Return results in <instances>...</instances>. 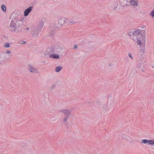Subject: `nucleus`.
<instances>
[{"mask_svg":"<svg viewBox=\"0 0 154 154\" xmlns=\"http://www.w3.org/2000/svg\"><path fill=\"white\" fill-rule=\"evenodd\" d=\"M10 20L11 23L9 25L11 31L13 32H19L22 30L21 26L23 23V20L20 18L16 16L15 14L13 13L10 16Z\"/></svg>","mask_w":154,"mask_h":154,"instance_id":"obj_1","label":"nucleus"},{"mask_svg":"<svg viewBox=\"0 0 154 154\" xmlns=\"http://www.w3.org/2000/svg\"><path fill=\"white\" fill-rule=\"evenodd\" d=\"M129 35L131 39L137 42L138 45L142 46L140 50L143 51L145 49L144 46L145 43V37L144 35L141 34V30L138 29H134Z\"/></svg>","mask_w":154,"mask_h":154,"instance_id":"obj_2","label":"nucleus"},{"mask_svg":"<svg viewBox=\"0 0 154 154\" xmlns=\"http://www.w3.org/2000/svg\"><path fill=\"white\" fill-rule=\"evenodd\" d=\"M58 19V24L60 26L63 25L65 23L69 24H73L75 23L72 21H70L67 18L63 17H59Z\"/></svg>","mask_w":154,"mask_h":154,"instance_id":"obj_3","label":"nucleus"},{"mask_svg":"<svg viewBox=\"0 0 154 154\" xmlns=\"http://www.w3.org/2000/svg\"><path fill=\"white\" fill-rule=\"evenodd\" d=\"M28 70L31 72L33 73H36L38 72V70L37 68L32 65L29 64L28 66Z\"/></svg>","mask_w":154,"mask_h":154,"instance_id":"obj_4","label":"nucleus"},{"mask_svg":"<svg viewBox=\"0 0 154 154\" xmlns=\"http://www.w3.org/2000/svg\"><path fill=\"white\" fill-rule=\"evenodd\" d=\"M54 52V50L52 48H48L47 49L45 52V55L46 56V57H47L48 56H50L51 54Z\"/></svg>","mask_w":154,"mask_h":154,"instance_id":"obj_5","label":"nucleus"},{"mask_svg":"<svg viewBox=\"0 0 154 154\" xmlns=\"http://www.w3.org/2000/svg\"><path fill=\"white\" fill-rule=\"evenodd\" d=\"M60 112L64 113L67 117L69 116L71 114V111L69 109H63L61 110Z\"/></svg>","mask_w":154,"mask_h":154,"instance_id":"obj_6","label":"nucleus"},{"mask_svg":"<svg viewBox=\"0 0 154 154\" xmlns=\"http://www.w3.org/2000/svg\"><path fill=\"white\" fill-rule=\"evenodd\" d=\"M32 9V7L31 6L25 10L24 11V16H27Z\"/></svg>","mask_w":154,"mask_h":154,"instance_id":"obj_7","label":"nucleus"},{"mask_svg":"<svg viewBox=\"0 0 154 154\" xmlns=\"http://www.w3.org/2000/svg\"><path fill=\"white\" fill-rule=\"evenodd\" d=\"M129 3L131 4L132 5L137 6V0H126Z\"/></svg>","mask_w":154,"mask_h":154,"instance_id":"obj_8","label":"nucleus"},{"mask_svg":"<svg viewBox=\"0 0 154 154\" xmlns=\"http://www.w3.org/2000/svg\"><path fill=\"white\" fill-rule=\"evenodd\" d=\"M41 30L39 29L38 28H37L34 31L33 34V35L35 37L38 36L39 33L41 32Z\"/></svg>","mask_w":154,"mask_h":154,"instance_id":"obj_9","label":"nucleus"},{"mask_svg":"<svg viewBox=\"0 0 154 154\" xmlns=\"http://www.w3.org/2000/svg\"><path fill=\"white\" fill-rule=\"evenodd\" d=\"M121 5L122 7L128 6L129 4L126 0H123L121 1Z\"/></svg>","mask_w":154,"mask_h":154,"instance_id":"obj_10","label":"nucleus"},{"mask_svg":"<svg viewBox=\"0 0 154 154\" xmlns=\"http://www.w3.org/2000/svg\"><path fill=\"white\" fill-rule=\"evenodd\" d=\"M44 22L43 21H41L40 22L38 28L39 29L41 30L44 26Z\"/></svg>","mask_w":154,"mask_h":154,"instance_id":"obj_11","label":"nucleus"},{"mask_svg":"<svg viewBox=\"0 0 154 154\" xmlns=\"http://www.w3.org/2000/svg\"><path fill=\"white\" fill-rule=\"evenodd\" d=\"M49 57H51L52 58H55L56 59L60 58L59 55L56 54H51L50 56H49Z\"/></svg>","mask_w":154,"mask_h":154,"instance_id":"obj_12","label":"nucleus"},{"mask_svg":"<svg viewBox=\"0 0 154 154\" xmlns=\"http://www.w3.org/2000/svg\"><path fill=\"white\" fill-rule=\"evenodd\" d=\"M63 69V67L61 66H58L55 67V71L57 72H59Z\"/></svg>","mask_w":154,"mask_h":154,"instance_id":"obj_13","label":"nucleus"},{"mask_svg":"<svg viewBox=\"0 0 154 154\" xmlns=\"http://www.w3.org/2000/svg\"><path fill=\"white\" fill-rule=\"evenodd\" d=\"M26 42L25 41H23V40H20L18 41L17 44L18 45H20V44H26Z\"/></svg>","mask_w":154,"mask_h":154,"instance_id":"obj_14","label":"nucleus"},{"mask_svg":"<svg viewBox=\"0 0 154 154\" xmlns=\"http://www.w3.org/2000/svg\"><path fill=\"white\" fill-rule=\"evenodd\" d=\"M148 143L151 145H154V140H148Z\"/></svg>","mask_w":154,"mask_h":154,"instance_id":"obj_15","label":"nucleus"},{"mask_svg":"<svg viewBox=\"0 0 154 154\" xmlns=\"http://www.w3.org/2000/svg\"><path fill=\"white\" fill-rule=\"evenodd\" d=\"M4 46L5 48H9L10 47V44L9 43L7 42L4 44Z\"/></svg>","mask_w":154,"mask_h":154,"instance_id":"obj_16","label":"nucleus"},{"mask_svg":"<svg viewBox=\"0 0 154 154\" xmlns=\"http://www.w3.org/2000/svg\"><path fill=\"white\" fill-rule=\"evenodd\" d=\"M141 142L143 143H148V140L146 139H144L141 140Z\"/></svg>","mask_w":154,"mask_h":154,"instance_id":"obj_17","label":"nucleus"},{"mask_svg":"<svg viewBox=\"0 0 154 154\" xmlns=\"http://www.w3.org/2000/svg\"><path fill=\"white\" fill-rule=\"evenodd\" d=\"M2 9L3 11H6V8L5 5H3L2 6Z\"/></svg>","mask_w":154,"mask_h":154,"instance_id":"obj_18","label":"nucleus"},{"mask_svg":"<svg viewBox=\"0 0 154 154\" xmlns=\"http://www.w3.org/2000/svg\"><path fill=\"white\" fill-rule=\"evenodd\" d=\"M150 14L152 17H154V10L152 11L151 12Z\"/></svg>","mask_w":154,"mask_h":154,"instance_id":"obj_19","label":"nucleus"},{"mask_svg":"<svg viewBox=\"0 0 154 154\" xmlns=\"http://www.w3.org/2000/svg\"><path fill=\"white\" fill-rule=\"evenodd\" d=\"M68 117H67V116L65 117L64 118L63 122H66L68 119Z\"/></svg>","mask_w":154,"mask_h":154,"instance_id":"obj_20","label":"nucleus"},{"mask_svg":"<svg viewBox=\"0 0 154 154\" xmlns=\"http://www.w3.org/2000/svg\"><path fill=\"white\" fill-rule=\"evenodd\" d=\"M128 56L129 57L131 58L132 59H133V58L131 55L130 54H128Z\"/></svg>","mask_w":154,"mask_h":154,"instance_id":"obj_21","label":"nucleus"},{"mask_svg":"<svg viewBox=\"0 0 154 154\" xmlns=\"http://www.w3.org/2000/svg\"><path fill=\"white\" fill-rule=\"evenodd\" d=\"M73 48L74 49H77V47L76 45H74V46L73 47Z\"/></svg>","mask_w":154,"mask_h":154,"instance_id":"obj_22","label":"nucleus"},{"mask_svg":"<svg viewBox=\"0 0 154 154\" xmlns=\"http://www.w3.org/2000/svg\"><path fill=\"white\" fill-rule=\"evenodd\" d=\"M6 53L7 54H9L11 53V51H6Z\"/></svg>","mask_w":154,"mask_h":154,"instance_id":"obj_23","label":"nucleus"},{"mask_svg":"<svg viewBox=\"0 0 154 154\" xmlns=\"http://www.w3.org/2000/svg\"><path fill=\"white\" fill-rule=\"evenodd\" d=\"M29 29V27H27V28H26V30H28Z\"/></svg>","mask_w":154,"mask_h":154,"instance_id":"obj_24","label":"nucleus"}]
</instances>
